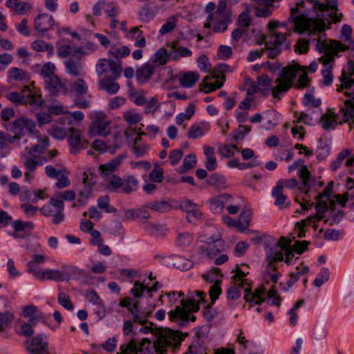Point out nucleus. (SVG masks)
Masks as SVG:
<instances>
[{"instance_id": "obj_1", "label": "nucleus", "mask_w": 354, "mask_h": 354, "mask_svg": "<svg viewBox=\"0 0 354 354\" xmlns=\"http://www.w3.org/2000/svg\"><path fill=\"white\" fill-rule=\"evenodd\" d=\"M317 50L324 55L319 59L324 68L322 71L323 75V84L325 86H330L333 80L332 74V65L330 63L335 61V56L339 52H344L348 50V46L344 45L342 41L336 40H326L322 41L319 39L316 45Z\"/></svg>"}, {"instance_id": "obj_2", "label": "nucleus", "mask_w": 354, "mask_h": 354, "mask_svg": "<svg viewBox=\"0 0 354 354\" xmlns=\"http://www.w3.org/2000/svg\"><path fill=\"white\" fill-rule=\"evenodd\" d=\"M6 97L12 103L30 105V111L37 117L39 126L41 127L44 124V101L40 91L35 88L30 90L26 86L21 93L10 92L6 94Z\"/></svg>"}, {"instance_id": "obj_3", "label": "nucleus", "mask_w": 354, "mask_h": 354, "mask_svg": "<svg viewBox=\"0 0 354 354\" xmlns=\"http://www.w3.org/2000/svg\"><path fill=\"white\" fill-rule=\"evenodd\" d=\"M304 4L305 2L301 1L297 2L295 7L290 8L288 21L293 22L294 31L299 33H304L310 29L319 32L324 31L326 28L324 20L308 17V13L300 9V8L304 7Z\"/></svg>"}, {"instance_id": "obj_4", "label": "nucleus", "mask_w": 354, "mask_h": 354, "mask_svg": "<svg viewBox=\"0 0 354 354\" xmlns=\"http://www.w3.org/2000/svg\"><path fill=\"white\" fill-rule=\"evenodd\" d=\"M301 66L298 64L283 67L276 80L277 85L272 88V95L280 99L281 95L286 93L293 85L296 73Z\"/></svg>"}, {"instance_id": "obj_5", "label": "nucleus", "mask_w": 354, "mask_h": 354, "mask_svg": "<svg viewBox=\"0 0 354 354\" xmlns=\"http://www.w3.org/2000/svg\"><path fill=\"white\" fill-rule=\"evenodd\" d=\"M35 127V122L34 120L26 116H22L15 119L11 124H8L6 129L13 133L19 134L23 137L26 131L33 134Z\"/></svg>"}, {"instance_id": "obj_6", "label": "nucleus", "mask_w": 354, "mask_h": 354, "mask_svg": "<svg viewBox=\"0 0 354 354\" xmlns=\"http://www.w3.org/2000/svg\"><path fill=\"white\" fill-rule=\"evenodd\" d=\"M169 321L176 323L180 327H185L189 322H194L196 317L190 315V312L180 306H176L175 309L168 313Z\"/></svg>"}, {"instance_id": "obj_7", "label": "nucleus", "mask_w": 354, "mask_h": 354, "mask_svg": "<svg viewBox=\"0 0 354 354\" xmlns=\"http://www.w3.org/2000/svg\"><path fill=\"white\" fill-rule=\"evenodd\" d=\"M105 114L103 113H97L95 120L91 123L89 128L91 136H106L110 133V121L104 120Z\"/></svg>"}, {"instance_id": "obj_8", "label": "nucleus", "mask_w": 354, "mask_h": 354, "mask_svg": "<svg viewBox=\"0 0 354 354\" xmlns=\"http://www.w3.org/2000/svg\"><path fill=\"white\" fill-rule=\"evenodd\" d=\"M64 204L62 200L52 198L48 202V214L46 216H51L53 217L52 223L55 225H59L64 220Z\"/></svg>"}, {"instance_id": "obj_9", "label": "nucleus", "mask_w": 354, "mask_h": 354, "mask_svg": "<svg viewBox=\"0 0 354 354\" xmlns=\"http://www.w3.org/2000/svg\"><path fill=\"white\" fill-rule=\"evenodd\" d=\"M68 143L71 147V153L76 154L79 153L81 149H85L88 145V141L84 139L82 136L81 131L73 127H70L68 129Z\"/></svg>"}, {"instance_id": "obj_10", "label": "nucleus", "mask_w": 354, "mask_h": 354, "mask_svg": "<svg viewBox=\"0 0 354 354\" xmlns=\"http://www.w3.org/2000/svg\"><path fill=\"white\" fill-rule=\"evenodd\" d=\"M151 344L150 339L143 338L142 341H138L132 338L127 344L120 346V351L117 354H139L144 352L145 346Z\"/></svg>"}, {"instance_id": "obj_11", "label": "nucleus", "mask_w": 354, "mask_h": 354, "mask_svg": "<svg viewBox=\"0 0 354 354\" xmlns=\"http://www.w3.org/2000/svg\"><path fill=\"white\" fill-rule=\"evenodd\" d=\"M46 89L52 95H57L66 91V87L55 74H51L46 79Z\"/></svg>"}, {"instance_id": "obj_12", "label": "nucleus", "mask_w": 354, "mask_h": 354, "mask_svg": "<svg viewBox=\"0 0 354 354\" xmlns=\"http://www.w3.org/2000/svg\"><path fill=\"white\" fill-rule=\"evenodd\" d=\"M11 225L15 230L12 235L15 239H24L28 236L32 227L31 222L22 221L21 220L13 221Z\"/></svg>"}, {"instance_id": "obj_13", "label": "nucleus", "mask_w": 354, "mask_h": 354, "mask_svg": "<svg viewBox=\"0 0 354 354\" xmlns=\"http://www.w3.org/2000/svg\"><path fill=\"white\" fill-rule=\"evenodd\" d=\"M283 180H279L277 183V185L272 190V196L275 198L274 205L281 209L289 207V203L287 202V196L283 193Z\"/></svg>"}, {"instance_id": "obj_14", "label": "nucleus", "mask_w": 354, "mask_h": 354, "mask_svg": "<svg viewBox=\"0 0 354 354\" xmlns=\"http://www.w3.org/2000/svg\"><path fill=\"white\" fill-rule=\"evenodd\" d=\"M342 82L339 87L337 88V91H340L343 88H349L354 85V61L349 60L348 62V73L343 71L341 76L339 77Z\"/></svg>"}, {"instance_id": "obj_15", "label": "nucleus", "mask_w": 354, "mask_h": 354, "mask_svg": "<svg viewBox=\"0 0 354 354\" xmlns=\"http://www.w3.org/2000/svg\"><path fill=\"white\" fill-rule=\"evenodd\" d=\"M44 262V257L41 254H34L32 259L28 263V272L32 273L36 278L44 279V271L40 267V264Z\"/></svg>"}, {"instance_id": "obj_16", "label": "nucleus", "mask_w": 354, "mask_h": 354, "mask_svg": "<svg viewBox=\"0 0 354 354\" xmlns=\"http://www.w3.org/2000/svg\"><path fill=\"white\" fill-rule=\"evenodd\" d=\"M155 72L154 66L149 62L138 67L136 71V78L140 84L148 82Z\"/></svg>"}, {"instance_id": "obj_17", "label": "nucleus", "mask_w": 354, "mask_h": 354, "mask_svg": "<svg viewBox=\"0 0 354 354\" xmlns=\"http://www.w3.org/2000/svg\"><path fill=\"white\" fill-rule=\"evenodd\" d=\"M345 95L351 98L345 101L344 107L341 108L339 115L342 114L344 122H347L351 119L354 122V90L350 93L345 92Z\"/></svg>"}, {"instance_id": "obj_18", "label": "nucleus", "mask_w": 354, "mask_h": 354, "mask_svg": "<svg viewBox=\"0 0 354 354\" xmlns=\"http://www.w3.org/2000/svg\"><path fill=\"white\" fill-rule=\"evenodd\" d=\"M338 0H326V3H317V10L320 12L328 11L330 8L332 11L328 14V17L332 20V22L336 23L340 21L342 15H338L335 12L337 10Z\"/></svg>"}, {"instance_id": "obj_19", "label": "nucleus", "mask_w": 354, "mask_h": 354, "mask_svg": "<svg viewBox=\"0 0 354 354\" xmlns=\"http://www.w3.org/2000/svg\"><path fill=\"white\" fill-rule=\"evenodd\" d=\"M26 348L31 354H44V342L41 335H37L31 340H27Z\"/></svg>"}, {"instance_id": "obj_20", "label": "nucleus", "mask_w": 354, "mask_h": 354, "mask_svg": "<svg viewBox=\"0 0 354 354\" xmlns=\"http://www.w3.org/2000/svg\"><path fill=\"white\" fill-rule=\"evenodd\" d=\"M126 156L124 155H119L109 162L100 165L99 167L100 173L104 176H108L112 174L120 166L122 162V160Z\"/></svg>"}, {"instance_id": "obj_21", "label": "nucleus", "mask_w": 354, "mask_h": 354, "mask_svg": "<svg viewBox=\"0 0 354 354\" xmlns=\"http://www.w3.org/2000/svg\"><path fill=\"white\" fill-rule=\"evenodd\" d=\"M169 46L172 50L169 53V55L174 60H178L179 57H187L192 55V50L186 47L180 46L178 41H173Z\"/></svg>"}, {"instance_id": "obj_22", "label": "nucleus", "mask_w": 354, "mask_h": 354, "mask_svg": "<svg viewBox=\"0 0 354 354\" xmlns=\"http://www.w3.org/2000/svg\"><path fill=\"white\" fill-rule=\"evenodd\" d=\"M267 258L270 263L282 261L284 259L283 254L280 248V243H275L273 245H267L265 248Z\"/></svg>"}, {"instance_id": "obj_23", "label": "nucleus", "mask_w": 354, "mask_h": 354, "mask_svg": "<svg viewBox=\"0 0 354 354\" xmlns=\"http://www.w3.org/2000/svg\"><path fill=\"white\" fill-rule=\"evenodd\" d=\"M330 212L329 216L324 219V223L329 224L330 225H334L341 222L342 218L344 216V212L342 210H339L337 212H335V201H330Z\"/></svg>"}, {"instance_id": "obj_24", "label": "nucleus", "mask_w": 354, "mask_h": 354, "mask_svg": "<svg viewBox=\"0 0 354 354\" xmlns=\"http://www.w3.org/2000/svg\"><path fill=\"white\" fill-rule=\"evenodd\" d=\"M199 74L197 72H186L179 79L181 86L185 88L192 87L198 80Z\"/></svg>"}, {"instance_id": "obj_25", "label": "nucleus", "mask_w": 354, "mask_h": 354, "mask_svg": "<svg viewBox=\"0 0 354 354\" xmlns=\"http://www.w3.org/2000/svg\"><path fill=\"white\" fill-rule=\"evenodd\" d=\"M8 78L9 81H21L26 82L29 80L28 73L22 68L15 67L8 72Z\"/></svg>"}, {"instance_id": "obj_26", "label": "nucleus", "mask_w": 354, "mask_h": 354, "mask_svg": "<svg viewBox=\"0 0 354 354\" xmlns=\"http://www.w3.org/2000/svg\"><path fill=\"white\" fill-rule=\"evenodd\" d=\"M44 198L43 190H25L20 194V199L22 201H28L32 203H37L39 200Z\"/></svg>"}, {"instance_id": "obj_27", "label": "nucleus", "mask_w": 354, "mask_h": 354, "mask_svg": "<svg viewBox=\"0 0 354 354\" xmlns=\"http://www.w3.org/2000/svg\"><path fill=\"white\" fill-rule=\"evenodd\" d=\"M204 153L206 156V162L205 164L206 169L209 171L215 170L217 167V163L214 155V149L212 147L205 146Z\"/></svg>"}, {"instance_id": "obj_28", "label": "nucleus", "mask_w": 354, "mask_h": 354, "mask_svg": "<svg viewBox=\"0 0 354 354\" xmlns=\"http://www.w3.org/2000/svg\"><path fill=\"white\" fill-rule=\"evenodd\" d=\"M145 207L148 209H151L160 213L168 212L172 208L171 205L165 201H155L149 202L145 205Z\"/></svg>"}, {"instance_id": "obj_29", "label": "nucleus", "mask_w": 354, "mask_h": 354, "mask_svg": "<svg viewBox=\"0 0 354 354\" xmlns=\"http://www.w3.org/2000/svg\"><path fill=\"white\" fill-rule=\"evenodd\" d=\"M286 34L279 32H274L270 34L269 44L272 46H277L280 47L283 44H285V49H290L291 44L289 42H286Z\"/></svg>"}, {"instance_id": "obj_30", "label": "nucleus", "mask_w": 354, "mask_h": 354, "mask_svg": "<svg viewBox=\"0 0 354 354\" xmlns=\"http://www.w3.org/2000/svg\"><path fill=\"white\" fill-rule=\"evenodd\" d=\"M252 212L249 209H245L241 213L236 223V227H237L241 232H244L248 227Z\"/></svg>"}, {"instance_id": "obj_31", "label": "nucleus", "mask_w": 354, "mask_h": 354, "mask_svg": "<svg viewBox=\"0 0 354 354\" xmlns=\"http://www.w3.org/2000/svg\"><path fill=\"white\" fill-rule=\"evenodd\" d=\"M6 6L8 8L14 10L19 15H24L30 9V5L24 1H13L12 0H7Z\"/></svg>"}, {"instance_id": "obj_32", "label": "nucleus", "mask_w": 354, "mask_h": 354, "mask_svg": "<svg viewBox=\"0 0 354 354\" xmlns=\"http://www.w3.org/2000/svg\"><path fill=\"white\" fill-rule=\"evenodd\" d=\"M169 57V53L165 48H161L151 57L150 60L158 66H162L167 64Z\"/></svg>"}, {"instance_id": "obj_33", "label": "nucleus", "mask_w": 354, "mask_h": 354, "mask_svg": "<svg viewBox=\"0 0 354 354\" xmlns=\"http://www.w3.org/2000/svg\"><path fill=\"white\" fill-rule=\"evenodd\" d=\"M244 299L248 303L253 302L257 297H262L266 292V288L261 286L259 288L255 290L254 292H252L250 286H248L244 288Z\"/></svg>"}, {"instance_id": "obj_34", "label": "nucleus", "mask_w": 354, "mask_h": 354, "mask_svg": "<svg viewBox=\"0 0 354 354\" xmlns=\"http://www.w3.org/2000/svg\"><path fill=\"white\" fill-rule=\"evenodd\" d=\"M336 115L331 112L330 110H328V111L322 116L321 122L322 127L325 130H329L330 129H334L337 125V122L335 121Z\"/></svg>"}, {"instance_id": "obj_35", "label": "nucleus", "mask_w": 354, "mask_h": 354, "mask_svg": "<svg viewBox=\"0 0 354 354\" xmlns=\"http://www.w3.org/2000/svg\"><path fill=\"white\" fill-rule=\"evenodd\" d=\"M66 113H69V111H66L64 106L61 104L49 106L48 113H46V124L53 120V115H60Z\"/></svg>"}, {"instance_id": "obj_36", "label": "nucleus", "mask_w": 354, "mask_h": 354, "mask_svg": "<svg viewBox=\"0 0 354 354\" xmlns=\"http://www.w3.org/2000/svg\"><path fill=\"white\" fill-rule=\"evenodd\" d=\"M197 159L194 153L186 156L183 160V165L178 168L179 174H185L188 170L196 167Z\"/></svg>"}, {"instance_id": "obj_37", "label": "nucleus", "mask_w": 354, "mask_h": 354, "mask_svg": "<svg viewBox=\"0 0 354 354\" xmlns=\"http://www.w3.org/2000/svg\"><path fill=\"white\" fill-rule=\"evenodd\" d=\"M111 81L108 77H106L100 82V89L105 90L109 95L116 93L120 89L119 84L116 82H109Z\"/></svg>"}, {"instance_id": "obj_38", "label": "nucleus", "mask_w": 354, "mask_h": 354, "mask_svg": "<svg viewBox=\"0 0 354 354\" xmlns=\"http://www.w3.org/2000/svg\"><path fill=\"white\" fill-rule=\"evenodd\" d=\"M220 78H221V81H219L218 80H216L214 83H201L200 84V91H204L205 88H207V91H205V93H207L209 92H212L214 91H216V89H218L221 88L223 85V82L225 80V76L224 74L220 75Z\"/></svg>"}, {"instance_id": "obj_39", "label": "nucleus", "mask_w": 354, "mask_h": 354, "mask_svg": "<svg viewBox=\"0 0 354 354\" xmlns=\"http://www.w3.org/2000/svg\"><path fill=\"white\" fill-rule=\"evenodd\" d=\"M207 183L208 185L215 186L221 189H225L227 187L224 176L218 174L210 175L207 180Z\"/></svg>"}, {"instance_id": "obj_40", "label": "nucleus", "mask_w": 354, "mask_h": 354, "mask_svg": "<svg viewBox=\"0 0 354 354\" xmlns=\"http://www.w3.org/2000/svg\"><path fill=\"white\" fill-rule=\"evenodd\" d=\"M298 175L299 178L303 180V186L300 188V189L301 192H304L305 194H307L308 191L306 189L309 187L308 181L310 177V174L306 165H303L301 166L298 171Z\"/></svg>"}, {"instance_id": "obj_41", "label": "nucleus", "mask_w": 354, "mask_h": 354, "mask_svg": "<svg viewBox=\"0 0 354 354\" xmlns=\"http://www.w3.org/2000/svg\"><path fill=\"white\" fill-rule=\"evenodd\" d=\"M108 66L110 71L113 73V75L108 76V78L111 80H115L118 78L122 72L120 61L118 59L117 61L108 59Z\"/></svg>"}, {"instance_id": "obj_42", "label": "nucleus", "mask_w": 354, "mask_h": 354, "mask_svg": "<svg viewBox=\"0 0 354 354\" xmlns=\"http://www.w3.org/2000/svg\"><path fill=\"white\" fill-rule=\"evenodd\" d=\"M173 265L177 269L185 271L192 268L194 263L192 260L183 257H176Z\"/></svg>"}, {"instance_id": "obj_43", "label": "nucleus", "mask_w": 354, "mask_h": 354, "mask_svg": "<svg viewBox=\"0 0 354 354\" xmlns=\"http://www.w3.org/2000/svg\"><path fill=\"white\" fill-rule=\"evenodd\" d=\"M177 18L176 16H171L166 23H165L159 30V33L162 35L172 32L177 26Z\"/></svg>"}, {"instance_id": "obj_44", "label": "nucleus", "mask_w": 354, "mask_h": 354, "mask_svg": "<svg viewBox=\"0 0 354 354\" xmlns=\"http://www.w3.org/2000/svg\"><path fill=\"white\" fill-rule=\"evenodd\" d=\"M223 241H216V245H213V246H207L205 249L203 247H201L200 250H205L207 252V256L210 259H214L218 253L223 249Z\"/></svg>"}, {"instance_id": "obj_45", "label": "nucleus", "mask_w": 354, "mask_h": 354, "mask_svg": "<svg viewBox=\"0 0 354 354\" xmlns=\"http://www.w3.org/2000/svg\"><path fill=\"white\" fill-rule=\"evenodd\" d=\"M327 336V330L323 325L315 324L313 329L311 337L315 341H322Z\"/></svg>"}, {"instance_id": "obj_46", "label": "nucleus", "mask_w": 354, "mask_h": 354, "mask_svg": "<svg viewBox=\"0 0 354 354\" xmlns=\"http://www.w3.org/2000/svg\"><path fill=\"white\" fill-rule=\"evenodd\" d=\"M341 38L344 42H348L351 44V46H348L349 48H353L354 50V40L352 41V28L351 26L344 24L342 26L341 29Z\"/></svg>"}, {"instance_id": "obj_47", "label": "nucleus", "mask_w": 354, "mask_h": 354, "mask_svg": "<svg viewBox=\"0 0 354 354\" xmlns=\"http://www.w3.org/2000/svg\"><path fill=\"white\" fill-rule=\"evenodd\" d=\"M65 66L66 73L75 77L80 75V71L82 68L81 64H78L72 58L65 62Z\"/></svg>"}, {"instance_id": "obj_48", "label": "nucleus", "mask_w": 354, "mask_h": 354, "mask_svg": "<svg viewBox=\"0 0 354 354\" xmlns=\"http://www.w3.org/2000/svg\"><path fill=\"white\" fill-rule=\"evenodd\" d=\"M46 280L63 281L65 280V276L63 272L60 270L55 269H46Z\"/></svg>"}, {"instance_id": "obj_49", "label": "nucleus", "mask_w": 354, "mask_h": 354, "mask_svg": "<svg viewBox=\"0 0 354 354\" xmlns=\"http://www.w3.org/2000/svg\"><path fill=\"white\" fill-rule=\"evenodd\" d=\"M262 44H265L266 48L263 50H265V51L267 50L268 57L270 59H274L281 53V49L279 46H273L272 48L269 47L268 43L266 41L265 36H263L262 41L259 43L260 45Z\"/></svg>"}, {"instance_id": "obj_50", "label": "nucleus", "mask_w": 354, "mask_h": 354, "mask_svg": "<svg viewBox=\"0 0 354 354\" xmlns=\"http://www.w3.org/2000/svg\"><path fill=\"white\" fill-rule=\"evenodd\" d=\"M130 49L127 46H123L121 48H115L109 51V55L116 58L118 60L122 57L128 56L130 54Z\"/></svg>"}, {"instance_id": "obj_51", "label": "nucleus", "mask_w": 354, "mask_h": 354, "mask_svg": "<svg viewBox=\"0 0 354 354\" xmlns=\"http://www.w3.org/2000/svg\"><path fill=\"white\" fill-rule=\"evenodd\" d=\"M329 270L326 268H322L313 281L316 287H320L324 282L329 279Z\"/></svg>"}, {"instance_id": "obj_52", "label": "nucleus", "mask_w": 354, "mask_h": 354, "mask_svg": "<svg viewBox=\"0 0 354 354\" xmlns=\"http://www.w3.org/2000/svg\"><path fill=\"white\" fill-rule=\"evenodd\" d=\"M13 319V315L8 313H0V332L5 330L8 328Z\"/></svg>"}, {"instance_id": "obj_53", "label": "nucleus", "mask_w": 354, "mask_h": 354, "mask_svg": "<svg viewBox=\"0 0 354 354\" xmlns=\"http://www.w3.org/2000/svg\"><path fill=\"white\" fill-rule=\"evenodd\" d=\"M302 103L308 107H319L321 104V100L315 98L313 94L306 93L303 97Z\"/></svg>"}, {"instance_id": "obj_54", "label": "nucleus", "mask_w": 354, "mask_h": 354, "mask_svg": "<svg viewBox=\"0 0 354 354\" xmlns=\"http://www.w3.org/2000/svg\"><path fill=\"white\" fill-rule=\"evenodd\" d=\"M221 280H216V282L210 287L209 295L211 298L212 304H214L222 292L220 284Z\"/></svg>"}, {"instance_id": "obj_55", "label": "nucleus", "mask_w": 354, "mask_h": 354, "mask_svg": "<svg viewBox=\"0 0 354 354\" xmlns=\"http://www.w3.org/2000/svg\"><path fill=\"white\" fill-rule=\"evenodd\" d=\"M180 308H184L189 312H196L199 310V305L194 299H188L187 300L182 299L180 301Z\"/></svg>"}, {"instance_id": "obj_56", "label": "nucleus", "mask_w": 354, "mask_h": 354, "mask_svg": "<svg viewBox=\"0 0 354 354\" xmlns=\"http://www.w3.org/2000/svg\"><path fill=\"white\" fill-rule=\"evenodd\" d=\"M351 153L352 151L349 149H346L341 151L339 153L337 159L331 164L332 170H336L337 168H339L342 164L343 160L348 158L351 154Z\"/></svg>"}, {"instance_id": "obj_57", "label": "nucleus", "mask_w": 354, "mask_h": 354, "mask_svg": "<svg viewBox=\"0 0 354 354\" xmlns=\"http://www.w3.org/2000/svg\"><path fill=\"white\" fill-rule=\"evenodd\" d=\"M193 237L188 232L180 233L176 239V244L179 247L188 246L192 241Z\"/></svg>"}, {"instance_id": "obj_58", "label": "nucleus", "mask_w": 354, "mask_h": 354, "mask_svg": "<svg viewBox=\"0 0 354 354\" xmlns=\"http://www.w3.org/2000/svg\"><path fill=\"white\" fill-rule=\"evenodd\" d=\"M63 173H68L66 169H55L51 165L46 166V174L51 178L57 179Z\"/></svg>"}, {"instance_id": "obj_59", "label": "nucleus", "mask_w": 354, "mask_h": 354, "mask_svg": "<svg viewBox=\"0 0 354 354\" xmlns=\"http://www.w3.org/2000/svg\"><path fill=\"white\" fill-rule=\"evenodd\" d=\"M144 291L147 292V286L140 281L134 282L133 287L131 290V293L136 298H140Z\"/></svg>"}, {"instance_id": "obj_60", "label": "nucleus", "mask_w": 354, "mask_h": 354, "mask_svg": "<svg viewBox=\"0 0 354 354\" xmlns=\"http://www.w3.org/2000/svg\"><path fill=\"white\" fill-rule=\"evenodd\" d=\"M146 231L151 235L158 236L164 230V227L161 225L148 223L145 226Z\"/></svg>"}, {"instance_id": "obj_61", "label": "nucleus", "mask_w": 354, "mask_h": 354, "mask_svg": "<svg viewBox=\"0 0 354 354\" xmlns=\"http://www.w3.org/2000/svg\"><path fill=\"white\" fill-rule=\"evenodd\" d=\"M58 302L64 308L72 310L73 309V305L69 297L64 292H61L58 296Z\"/></svg>"}, {"instance_id": "obj_62", "label": "nucleus", "mask_w": 354, "mask_h": 354, "mask_svg": "<svg viewBox=\"0 0 354 354\" xmlns=\"http://www.w3.org/2000/svg\"><path fill=\"white\" fill-rule=\"evenodd\" d=\"M309 50V42L304 39H299L297 44L295 46V53L300 54L307 53Z\"/></svg>"}, {"instance_id": "obj_63", "label": "nucleus", "mask_w": 354, "mask_h": 354, "mask_svg": "<svg viewBox=\"0 0 354 354\" xmlns=\"http://www.w3.org/2000/svg\"><path fill=\"white\" fill-rule=\"evenodd\" d=\"M123 180L118 175L113 174L109 178V186L113 192H116L123 185Z\"/></svg>"}, {"instance_id": "obj_64", "label": "nucleus", "mask_w": 354, "mask_h": 354, "mask_svg": "<svg viewBox=\"0 0 354 354\" xmlns=\"http://www.w3.org/2000/svg\"><path fill=\"white\" fill-rule=\"evenodd\" d=\"M198 66L201 71L209 72L211 70V64L209 62V59L206 55H201L197 60Z\"/></svg>"}]
</instances>
